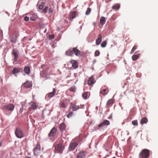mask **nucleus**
I'll list each match as a JSON object with an SVG mask.
<instances>
[{
    "label": "nucleus",
    "instance_id": "obj_41",
    "mask_svg": "<svg viewBox=\"0 0 158 158\" xmlns=\"http://www.w3.org/2000/svg\"><path fill=\"white\" fill-rule=\"evenodd\" d=\"M24 20L26 21H28L29 20V18L27 16H25L24 19Z\"/></svg>",
    "mask_w": 158,
    "mask_h": 158
},
{
    "label": "nucleus",
    "instance_id": "obj_49",
    "mask_svg": "<svg viewBox=\"0 0 158 158\" xmlns=\"http://www.w3.org/2000/svg\"><path fill=\"white\" fill-rule=\"evenodd\" d=\"M2 144V142L1 141H0V147L1 146Z\"/></svg>",
    "mask_w": 158,
    "mask_h": 158
},
{
    "label": "nucleus",
    "instance_id": "obj_3",
    "mask_svg": "<svg viewBox=\"0 0 158 158\" xmlns=\"http://www.w3.org/2000/svg\"><path fill=\"white\" fill-rule=\"evenodd\" d=\"M15 133L16 136L19 138H21L23 137V133L19 128H17L15 130Z\"/></svg>",
    "mask_w": 158,
    "mask_h": 158
},
{
    "label": "nucleus",
    "instance_id": "obj_33",
    "mask_svg": "<svg viewBox=\"0 0 158 158\" xmlns=\"http://www.w3.org/2000/svg\"><path fill=\"white\" fill-rule=\"evenodd\" d=\"M132 123L134 126H137L138 125V121L137 120H135L132 121Z\"/></svg>",
    "mask_w": 158,
    "mask_h": 158
},
{
    "label": "nucleus",
    "instance_id": "obj_12",
    "mask_svg": "<svg viewBox=\"0 0 158 158\" xmlns=\"http://www.w3.org/2000/svg\"><path fill=\"white\" fill-rule=\"evenodd\" d=\"M102 40V36L101 34L98 35V39L96 41V44L97 45H99L100 44Z\"/></svg>",
    "mask_w": 158,
    "mask_h": 158
},
{
    "label": "nucleus",
    "instance_id": "obj_2",
    "mask_svg": "<svg viewBox=\"0 0 158 158\" xmlns=\"http://www.w3.org/2000/svg\"><path fill=\"white\" fill-rule=\"evenodd\" d=\"M64 146L61 143H60L55 146V151L56 152L61 154L64 149Z\"/></svg>",
    "mask_w": 158,
    "mask_h": 158
},
{
    "label": "nucleus",
    "instance_id": "obj_43",
    "mask_svg": "<svg viewBox=\"0 0 158 158\" xmlns=\"http://www.w3.org/2000/svg\"><path fill=\"white\" fill-rule=\"evenodd\" d=\"M53 11V10L51 8L49 9L48 13H52Z\"/></svg>",
    "mask_w": 158,
    "mask_h": 158
},
{
    "label": "nucleus",
    "instance_id": "obj_11",
    "mask_svg": "<svg viewBox=\"0 0 158 158\" xmlns=\"http://www.w3.org/2000/svg\"><path fill=\"white\" fill-rule=\"evenodd\" d=\"M110 124V122L108 120H106L103 122L98 124V126L99 127H101L104 126L108 125Z\"/></svg>",
    "mask_w": 158,
    "mask_h": 158
},
{
    "label": "nucleus",
    "instance_id": "obj_45",
    "mask_svg": "<svg viewBox=\"0 0 158 158\" xmlns=\"http://www.w3.org/2000/svg\"><path fill=\"white\" fill-rule=\"evenodd\" d=\"M61 106L62 107L65 108V105L64 103H62L61 104Z\"/></svg>",
    "mask_w": 158,
    "mask_h": 158
},
{
    "label": "nucleus",
    "instance_id": "obj_23",
    "mask_svg": "<svg viewBox=\"0 0 158 158\" xmlns=\"http://www.w3.org/2000/svg\"><path fill=\"white\" fill-rule=\"evenodd\" d=\"M66 54L69 56H72L73 54V49H69L66 52Z\"/></svg>",
    "mask_w": 158,
    "mask_h": 158
},
{
    "label": "nucleus",
    "instance_id": "obj_10",
    "mask_svg": "<svg viewBox=\"0 0 158 158\" xmlns=\"http://www.w3.org/2000/svg\"><path fill=\"white\" fill-rule=\"evenodd\" d=\"M57 131V129L56 128L53 127L51 130L50 132L48 134L49 136H53L56 134Z\"/></svg>",
    "mask_w": 158,
    "mask_h": 158
},
{
    "label": "nucleus",
    "instance_id": "obj_32",
    "mask_svg": "<svg viewBox=\"0 0 158 158\" xmlns=\"http://www.w3.org/2000/svg\"><path fill=\"white\" fill-rule=\"evenodd\" d=\"M137 46H136V45L134 46L133 47V48H132V49L131 51V54L133 53L134 52V51L137 49Z\"/></svg>",
    "mask_w": 158,
    "mask_h": 158
},
{
    "label": "nucleus",
    "instance_id": "obj_39",
    "mask_svg": "<svg viewBox=\"0 0 158 158\" xmlns=\"http://www.w3.org/2000/svg\"><path fill=\"white\" fill-rule=\"evenodd\" d=\"M73 113L72 112H70L67 115V117L68 118H70L71 116H72Z\"/></svg>",
    "mask_w": 158,
    "mask_h": 158
},
{
    "label": "nucleus",
    "instance_id": "obj_4",
    "mask_svg": "<svg viewBox=\"0 0 158 158\" xmlns=\"http://www.w3.org/2000/svg\"><path fill=\"white\" fill-rule=\"evenodd\" d=\"M12 55L14 56V63L17 61L19 56V52L16 49H14L13 50L12 53Z\"/></svg>",
    "mask_w": 158,
    "mask_h": 158
},
{
    "label": "nucleus",
    "instance_id": "obj_46",
    "mask_svg": "<svg viewBox=\"0 0 158 158\" xmlns=\"http://www.w3.org/2000/svg\"><path fill=\"white\" fill-rule=\"evenodd\" d=\"M23 107H22L19 110V112H20V113H22V112H23Z\"/></svg>",
    "mask_w": 158,
    "mask_h": 158
},
{
    "label": "nucleus",
    "instance_id": "obj_27",
    "mask_svg": "<svg viewBox=\"0 0 158 158\" xmlns=\"http://www.w3.org/2000/svg\"><path fill=\"white\" fill-rule=\"evenodd\" d=\"M65 127L66 126L65 124L64 123H62L60 125V130L61 131H63L65 130Z\"/></svg>",
    "mask_w": 158,
    "mask_h": 158
},
{
    "label": "nucleus",
    "instance_id": "obj_26",
    "mask_svg": "<svg viewBox=\"0 0 158 158\" xmlns=\"http://www.w3.org/2000/svg\"><path fill=\"white\" fill-rule=\"evenodd\" d=\"M140 54H139L137 55H133L132 56V59L133 61H135L137 60L138 58L139 57Z\"/></svg>",
    "mask_w": 158,
    "mask_h": 158
},
{
    "label": "nucleus",
    "instance_id": "obj_1",
    "mask_svg": "<svg viewBox=\"0 0 158 158\" xmlns=\"http://www.w3.org/2000/svg\"><path fill=\"white\" fill-rule=\"evenodd\" d=\"M149 156V151L148 150H143L139 154V158H148Z\"/></svg>",
    "mask_w": 158,
    "mask_h": 158
},
{
    "label": "nucleus",
    "instance_id": "obj_48",
    "mask_svg": "<svg viewBox=\"0 0 158 158\" xmlns=\"http://www.w3.org/2000/svg\"><path fill=\"white\" fill-rule=\"evenodd\" d=\"M21 105H22V107H23V108L24 105H23V103H22H22Z\"/></svg>",
    "mask_w": 158,
    "mask_h": 158
},
{
    "label": "nucleus",
    "instance_id": "obj_7",
    "mask_svg": "<svg viewBox=\"0 0 158 158\" xmlns=\"http://www.w3.org/2000/svg\"><path fill=\"white\" fill-rule=\"evenodd\" d=\"M95 81L94 78L93 76H92L90 77L88 81V84L89 85H91L94 83Z\"/></svg>",
    "mask_w": 158,
    "mask_h": 158
},
{
    "label": "nucleus",
    "instance_id": "obj_47",
    "mask_svg": "<svg viewBox=\"0 0 158 158\" xmlns=\"http://www.w3.org/2000/svg\"><path fill=\"white\" fill-rule=\"evenodd\" d=\"M80 108H83L84 107V105H81L80 106Z\"/></svg>",
    "mask_w": 158,
    "mask_h": 158
},
{
    "label": "nucleus",
    "instance_id": "obj_9",
    "mask_svg": "<svg viewBox=\"0 0 158 158\" xmlns=\"http://www.w3.org/2000/svg\"><path fill=\"white\" fill-rule=\"evenodd\" d=\"M29 104V105L31 106L29 107V109L30 110H35L36 109L37 106L34 102H31Z\"/></svg>",
    "mask_w": 158,
    "mask_h": 158
},
{
    "label": "nucleus",
    "instance_id": "obj_8",
    "mask_svg": "<svg viewBox=\"0 0 158 158\" xmlns=\"http://www.w3.org/2000/svg\"><path fill=\"white\" fill-rule=\"evenodd\" d=\"M78 144L76 143L73 142L71 143L69 147V150L72 151L74 150L77 146Z\"/></svg>",
    "mask_w": 158,
    "mask_h": 158
},
{
    "label": "nucleus",
    "instance_id": "obj_50",
    "mask_svg": "<svg viewBox=\"0 0 158 158\" xmlns=\"http://www.w3.org/2000/svg\"><path fill=\"white\" fill-rule=\"evenodd\" d=\"M46 30H47V29H46L45 30H44V32H46Z\"/></svg>",
    "mask_w": 158,
    "mask_h": 158
},
{
    "label": "nucleus",
    "instance_id": "obj_24",
    "mask_svg": "<svg viewBox=\"0 0 158 158\" xmlns=\"http://www.w3.org/2000/svg\"><path fill=\"white\" fill-rule=\"evenodd\" d=\"M148 119L146 118H143L141 119L140 123L141 124H143L144 123H146L148 122Z\"/></svg>",
    "mask_w": 158,
    "mask_h": 158
},
{
    "label": "nucleus",
    "instance_id": "obj_29",
    "mask_svg": "<svg viewBox=\"0 0 158 158\" xmlns=\"http://www.w3.org/2000/svg\"><path fill=\"white\" fill-rule=\"evenodd\" d=\"M107 44L106 41H103L101 44V46L102 48H104L106 47Z\"/></svg>",
    "mask_w": 158,
    "mask_h": 158
},
{
    "label": "nucleus",
    "instance_id": "obj_18",
    "mask_svg": "<svg viewBox=\"0 0 158 158\" xmlns=\"http://www.w3.org/2000/svg\"><path fill=\"white\" fill-rule=\"evenodd\" d=\"M20 72V69L19 68H14L12 71V73L13 74H16L19 73Z\"/></svg>",
    "mask_w": 158,
    "mask_h": 158
},
{
    "label": "nucleus",
    "instance_id": "obj_17",
    "mask_svg": "<svg viewBox=\"0 0 158 158\" xmlns=\"http://www.w3.org/2000/svg\"><path fill=\"white\" fill-rule=\"evenodd\" d=\"M71 63L72 65V66L75 69H77L78 68V65L77 62L74 60H72L71 61Z\"/></svg>",
    "mask_w": 158,
    "mask_h": 158
},
{
    "label": "nucleus",
    "instance_id": "obj_25",
    "mask_svg": "<svg viewBox=\"0 0 158 158\" xmlns=\"http://www.w3.org/2000/svg\"><path fill=\"white\" fill-rule=\"evenodd\" d=\"M80 108V107L79 106H77L76 105H74L73 106V111H76Z\"/></svg>",
    "mask_w": 158,
    "mask_h": 158
},
{
    "label": "nucleus",
    "instance_id": "obj_36",
    "mask_svg": "<svg viewBox=\"0 0 158 158\" xmlns=\"http://www.w3.org/2000/svg\"><path fill=\"white\" fill-rule=\"evenodd\" d=\"M100 54V52L99 51L96 50L95 51V56H98Z\"/></svg>",
    "mask_w": 158,
    "mask_h": 158
},
{
    "label": "nucleus",
    "instance_id": "obj_44",
    "mask_svg": "<svg viewBox=\"0 0 158 158\" xmlns=\"http://www.w3.org/2000/svg\"><path fill=\"white\" fill-rule=\"evenodd\" d=\"M31 19L32 21H35L36 20V19L32 16L31 17Z\"/></svg>",
    "mask_w": 158,
    "mask_h": 158
},
{
    "label": "nucleus",
    "instance_id": "obj_16",
    "mask_svg": "<svg viewBox=\"0 0 158 158\" xmlns=\"http://www.w3.org/2000/svg\"><path fill=\"white\" fill-rule=\"evenodd\" d=\"M16 38L17 37L15 35H12L11 36L10 41L14 43H16L17 41Z\"/></svg>",
    "mask_w": 158,
    "mask_h": 158
},
{
    "label": "nucleus",
    "instance_id": "obj_15",
    "mask_svg": "<svg viewBox=\"0 0 158 158\" xmlns=\"http://www.w3.org/2000/svg\"><path fill=\"white\" fill-rule=\"evenodd\" d=\"M73 52H74L76 56H79L80 54V51L76 48H73Z\"/></svg>",
    "mask_w": 158,
    "mask_h": 158
},
{
    "label": "nucleus",
    "instance_id": "obj_20",
    "mask_svg": "<svg viewBox=\"0 0 158 158\" xmlns=\"http://www.w3.org/2000/svg\"><path fill=\"white\" fill-rule=\"evenodd\" d=\"M23 85L26 88H29L31 87L32 85L30 82H26L23 84Z\"/></svg>",
    "mask_w": 158,
    "mask_h": 158
},
{
    "label": "nucleus",
    "instance_id": "obj_30",
    "mask_svg": "<svg viewBox=\"0 0 158 158\" xmlns=\"http://www.w3.org/2000/svg\"><path fill=\"white\" fill-rule=\"evenodd\" d=\"M91 11V9L90 8H88L85 12V14L86 15H88L89 14Z\"/></svg>",
    "mask_w": 158,
    "mask_h": 158
},
{
    "label": "nucleus",
    "instance_id": "obj_40",
    "mask_svg": "<svg viewBox=\"0 0 158 158\" xmlns=\"http://www.w3.org/2000/svg\"><path fill=\"white\" fill-rule=\"evenodd\" d=\"M72 92H74L75 91V87H72L69 89Z\"/></svg>",
    "mask_w": 158,
    "mask_h": 158
},
{
    "label": "nucleus",
    "instance_id": "obj_51",
    "mask_svg": "<svg viewBox=\"0 0 158 158\" xmlns=\"http://www.w3.org/2000/svg\"><path fill=\"white\" fill-rule=\"evenodd\" d=\"M112 158H115V157H113Z\"/></svg>",
    "mask_w": 158,
    "mask_h": 158
},
{
    "label": "nucleus",
    "instance_id": "obj_28",
    "mask_svg": "<svg viewBox=\"0 0 158 158\" xmlns=\"http://www.w3.org/2000/svg\"><path fill=\"white\" fill-rule=\"evenodd\" d=\"M120 7V5L118 4H116L114 5L112 7L113 9L118 10Z\"/></svg>",
    "mask_w": 158,
    "mask_h": 158
},
{
    "label": "nucleus",
    "instance_id": "obj_34",
    "mask_svg": "<svg viewBox=\"0 0 158 158\" xmlns=\"http://www.w3.org/2000/svg\"><path fill=\"white\" fill-rule=\"evenodd\" d=\"M106 91V89H103L100 92V93L101 94H102L103 95H106V94L105 93Z\"/></svg>",
    "mask_w": 158,
    "mask_h": 158
},
{
    "label": "nucleus",
    "instance_id": "obj_14",
    "mask_svg": "<svg viewBox=\"0 0 158 158\" xmlns=\"http://www.w3.org/2000/svg\"><path fill=\"white\" fill-rule=\"evenodd\" d=\"M85 153L84 152H80L78 154L77 158H85Z\"/></svg>",
    "mask_w": 158,
    "mask_h": 158
},
{
    "label": "nucleus",
    "instance_id": "obj_35",
    "mask_svg": "<svg viewBox=\"0 0 158 158\" xmlns=\"http://www.w3.org/2000/svg\"><path fill=\"white\" fill-rule=\"evenodd\" d=\"M48 10V6H46L43 9V11L44 13H46L47 12Z\"/></svg>",
    "mask_w": 158,
    "mask_h": 158
},
{
    "label": "nucleus",
    "instance_id": "obj_21",
    "mask_svg": "<svg viewBox=\"0 0 158 158\" xmlns=\"http://www.w3.org/2000/svg\"><path fill=\"white\" fill-rule=\"evenodd\" d=\"M106 22L105 18L104 17H102L100 19V24L102 25H103Z\"/></svg>",
    "mask_w": 158,
    "mask_h": 158
},
{
    "label": "nucleus",
    "instance_id": "obj_13",
    "mask_svg": "<svg viewBox=\"0 0 158 158\" xmlns=\"http://www.w3.org/2000/svg\"><path fill=\"white\" fill-rule=\"evenodd\" d=\"M56 92V89L55 88H53V91L48 94V97L49 98H52L55 95Z\"/></svg>",
    "mask_w": 158,
    "mask_h": 158
},
{
    "label": "nucleus",
    "instance_id": "obj_42",
    "mask_svg": "<svg viewBox=\"0 0 158 158\" xmlns=\"http://www.w3.org/2000/svg\"><path fill=\"white\" fill-rule=\"evenodd\" d=\"M44 8V6L43 5H40L39 6V8L40 10H42Z\"/></svg>",
    "mask_w": 158,
    "mask_h": 158
},
{
    "label": "nucleus",
    "instance_id": "obj_19",
    "mask_svg": "<svg viewBox=\"0 0 158 158\" xmlns=\"http://www.w3.org/2000/svg\"><path fill=\"white\" fill-rule=\"evenodd\" d=\"M24 72L27 74H29L30 72V69L28 66H26L24 69Z\"/></svg>",
    "mask_w": 158,
    "mask_h": 158
},
{
    "label": "nucleus",
    "instance_id": "obj_37",
    "mask_svg": "<svg viewBox=\"0 0 158 158\" xmlns=\"http://www.w3.org/2000/svg\"><path fill=\"white\" fill-rule=\"evenodd\" d=\"M76 17V14L75 12H73L71 15V17L72 18L74 19Z\"/></svg>",
    "mask_w": 158,
    "mask_h": 158
},
{
    "label": "nucleus",
    "instance_id": "obj_38",
    "mask_svg": "<svg viewBox=\"0 0 158 158\" xmlns=\"http://www.w3.org/2000/svg\"><path fill=\"white\" fill-rule=\"evenodd\" d=\"M55 38V36L54 35H50L49 36V39L50 40H53Z\"/></svg>",
    "mask_w": 158,
    "mask_h": 158
},
{
    "label": "nucleus",
    "instance_id": "obj_6",
    "mask_svg": "<svg viewBox=\"0 0 158 158\" xmlns=\"http://www.w3.org/2000/svg\"><path fill=\"white\" fill-rule=\"evenodd\" d=\"M40 152V147L39 144H37L34 149V154L35 156L39 154Z\"/></svg>",
    "mask_w": 158,
    "mask_h": 158
},
{
    "label": "nucleus",
    "instance_id": "obj_22",
    "mask_svg": "<svg viewBox=\"0 0 158 158\" xmlns=\"http://www.w3.org/2000/svg\"><path fill=\"white\" fill-rule=\"evenodd\" d=\"M113 102L112 99H109L107 102L106 104L108 106L110 107L112 106Z\"/></svg>",
    "mask_w": 158,
    "mask_h": 158
},
{
    "label": "nucleus",
    "instance_id": "obj_31",
    "mask_svg": "<svg viewBox=\"0 0 158 158\" xmlns=\"http://www.w3.org/2000/svg\"><path fill=\"white\" fill-rule=\"evenodd\" d=\"M87 92H85L82 95L83 98L85 99H87Z\"/></svg>",
    "mask_w": 158,
    "mask_h": 158
},
{
    "label": "nucleus",
    "instance_id": "obj_5",
    "mask_svg": "<svg viewBox=\"0 0 158 158\" xmlns=\"http://www.w3.org/2000/svg\"><path fill=\"white\" fill-rule=\"evenodd\" d=\"M3 108L6 110L12 111L15 108V106L13 104L10 103L4 106Z\"/></svg>",
    "mask_w": 158,
    "mask_h": 158
}]
</instances>
